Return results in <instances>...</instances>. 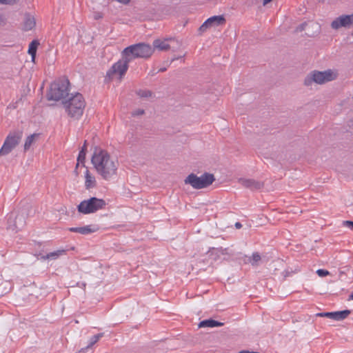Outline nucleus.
I'll return each mask as SVG.
<instances>
[{
  "mask_svg": "<svg viewBox=\"0 0 353 353\" xmlns=\"http://www.w3.org/2000/svg\"><path fill=\"white\" fill-rule=\"evenodd\" d=\"M91 161L97 173L103 179L109 181L117 175L119 162L112 159L107 151L96 149Z\"/></svg>",
  "mask_w": 353,
  "mask_h": 353,
  "instance_id": "f257e3e1",
  "label": "nucleus"
},
{
  "mask_svg": "<svg viewBox=\"0 0 353 353\" xmlns=\"http://www.w3.org/2000/svg\"><path fill=\"white\" fill-rule=\"evenodd\" d=\"M63 104L68 116L74 119H79L83 115L85 108V99L83 95L79 92L63 101Z\"/></svg>",
  "mask_w": 353,
  "mask_h": 353,
  "instance_id": "f03ea898",
  "label": "nucleus"
},
{
  "mask_svg": "<svg viewBox=\"0 0 353 353\" xmlns=\"http://www.w3.org/2000/svg\"><path fill=\"white\" fill-rule=\"evenodd\" d=\"M339 73L336 70L328 69L325 71L316 70L311 71L304 79V85L310 86L313 83L322 85L337 79Z\"/></svg>",
  "mask_w": 353,
  "mask_h": 353,
  "instance_id": "7ed1b4c3",
  "label": "nucleus"
},
{
  "mask_svg": "<svg viewBox=\"0 0 353 353\" xmlns=\"http://www.w3.org/2000/svg\"><path fill=\"white\" fill-rule=\"evenodd\" d=\"M70 81L65 78H60L50 85V90L47 94V99L49 101H58L65 99L69 96Z\"/></svg>",
  "mask_w": 353,
  "mask_h": 353,
  "instance_id": "20e7f679",
  "label": "nucleus"
},
{
  "mask_svg": "<svg viewBox=\"0 0 353 353\" xmlns=\"http://www.w3.org/2000/svg\"><path fill=\"white\" fill-rule=\"evenodd\" d=\"M154 52L152 47L145 43H139L131 45L122 51V56L126 57L130 61L137 58L148 59Z\"/></svg>",
  "mask_w": 353,
  "mask_h": 353,
  "instance_id": "39448f33",
  "label": "nucleus"
},
{
  "mask_svg": "<svg viewBox=\"0 0 353 353\" xmlns=\"http://www.w3.org/2000/svg\"><path fill=\"white\" fill-rule=\"evenodd\" d=\"M215 181L213 174L205 172L201 176L194 173L190 174L184 180L185 184L190 185L193 188L200 190L208 188Z\"/></svg>",
  "mask_w": 353,
  "mask_h": 353,
  "instance_id": "423d86ee",
  "label": "nucleus"
},
{
  "mask_svg": "<svg viewBox=\"0 0 353 353\" xmlns=\"http://www.w3.org/2000/svg\"><path fill=\"white\" fill-rule=\"evenodd\" d=\"M107 203L103 199L97 197H90L88 199L82 201L77 206L79 213L88 214L105 208Z\"/></svg>",
  "mask_w": 353,
  "mask_h": 353,
  "instance_id": "0eeeda50",
  "label": "nucleus"
},
{
  "mask_svg": "<svg viewBox=\"0 0 353 353\" xmlns=\"http://www.w3.org/2000/svg\"><path fill=\"white\" fill-rule=\"evenodd\" d=\"M22 135L23 132L21 130L10 132L0 150V156H5L10 153L20 143Z\"/></svg>",
  "mask_w": 353,
  "mask_h": 353,
  "instance_id": "6e6552de",
  "label": "nucleus"
},
{
  "mask_svg": "<svg viewBox=\"0 0 353 353\" xmlns=\"http://www.w3.org/2000/svg\"><path fill=\"white\" fill-rule=\"evenodd\" d=\"M181 46V43L175 38H166L164 39H155L153 41V50L157 49L160 51H167L172 49L173 51L177 50Z\"/></svg>",
  "mask_w": 353,
  "mask_h": 353,
  "instance_id": "1a4fd4ad",
  "label": "nucleus"
},
{
  "mask_svg": "<svg viewBox=\"0 0 353 353\" xmlns=\"http://www.w3.org/2000/svg\"><path fill=\"white\" fill-rule=\"evenodd\" d=\"M130 61L128 59L123 57L122 60H119L115 63L107 72V76L110 78H112L114 74H117L119 75V78L121 79L128 69V63Z\"/></svg>",
  "mask_w": 353,
  "mask_h": 353,
  "instance_id": "9d476101",
  "label": "nucleus"
},
{
  "mask_svg": "<svg viewBox=\"0 0 353 353\" xmlns=\"http://www.w3.org/2000/svg\"><path fill=\"white\" fill-rule=\"evenodd\" d=\"M333 30L341 28L350 29L353 27V13L352 14H342L333 20L330 24Z\"/></svg>",
  "mask_w": 353,
  "mask_h": 353,
  "instance_id": "9b49d317",
  "label": "nucleus"
},
{
  "mask_svg": "<svg viewBox=\"0 0 353 353\" xmlns=\"http://www.w3.org/2000/svg\"><path fill=\"white\" fill-rule=\"evenodd\" d=\"M351 313V311L349 310H345L342 311L337 312H321L316 314L317 316L320 317H327L335 321H342L346 319L349 314Z\"/></svg>",
  "mask_w": 353,
  "mask_h": 353,
  "instance_id": "f8f14e48",
  "label": "nucleus"
},
{
  "mask_svg": "<svg viewBox=\"0 0 353 353\" xmlns=\"http://www.w3.org/2000/svg\"><path fill=\"white\" fill-rule=\"evenodd\" d=\"M239 183L245 188L250 189L252 191L260 190L264 186L263 181H256L253 179L241 178L239 179Z\"/></svg>",
  "mask_w": 353,
  "mask_h": 353,
  "instance_id": "ddd939ff",
  "label": "nucleus"
},
{
  "mask_svg": "<svg viewBox=\"0 0 353 353\" xmlns=\"http://www.w3.org/2000/svg\"><path fill=\"white\" fill-rule=\"evenodd\" d=\"M68 230L72 232H78L81 234H88L97 232L99 230V228L95 225H85L83 227L70 228Z\"/></svg>",
  "mask_w": 353,
  "mask_h": 353,
  "instance_id": "4468645a",
  "label": "nucleus"
},
{
  "mask_svg": "<svg viewBox=\"0 0 353 353\" xmlns=\"http://www.w3.org/2000/svg\"><path fill=\"white\" fill-rule=\"evenodd\" d=\"M241 260L245 264L250 263L252 266H258L261 257L259 252H254L251 256L245 255Z\"/></svg>",
  "mask_w": 353,
  "mask_h": 353,
  "instance_id": "2eb2a0df",
  "label": "nucleus"
},
{
  "mask_svg": "<svg viewBox=\"0 0 353 353\" xmlns=\"http://www.w3.org/2000/svg\"><path fill=\"white\" fill-rule=\"evenodd\" d=\"M207 23L210 26V27L212 26H218L220 25H223L225 23V19L223 15L219 16H213L208 18L207 20Z\"/></svg>",
  "mask_w": 353,
  "mask_h": 353,
  "instance_id": "dca6fc26",
  "label": "nucleus"
},
{
  "mask_svg": "<svg viewBox=\"0 0 353 353\" xmlns=\"http://www.w3.org/2000/svg\"><path fill=\"white\" fill-rule=\"evenodd\" d=\"M34 18L29 14H26L23 22V30L26 31L32 30L35 26Z\"/></svg>",
  "mask_w": 353,
  "mask_h": 353,
  "instance_id": "f3484780",
  "label": "nucleus"
},
{
  "mask_svg": "<svg viewBox=\"0 0 353 353\" xmlns=\"http://www.w3.org/2000/svg\"><path fill=\"white\" fill-rule=\"evenodd\" d=\"M223 323L215 321L214 319H206L201 321L199 324V327H220L223 326Z\"/></svg>",
  "mask_w": 353,
  "mask_h": 353,
  "instance_id": "a211bd4d",
  "label": "nucleus"
},
{
  "mask_svg": "<svg viewBox=\"0 0 353 353\" xmlns=\"http://www.w3.org/2000/svg\"><path fill=\"white\" fill-rule=\"evenodd\" d=\"M85 186L87 190H89L96 186L95 178L93 176H92V174L90 173L88 169L85 171Z\"/></svg>",
  "mask_w": 353,
  "mask_h": 353,
  "instance_id": "6ab92c4d",
  "label": "nucleus"
},
{
  "mask_svg": "<svg viewBox=\"0 0 353 353\" xmlns=\"http://www.w3.org/2000/svg\"><path fill=\"white\" fill-rule=\"evenodd\" d=\"M65 252H66V250H58L57 251L50 252L46 255L41 256V259H43V260H46V259H53L54 260V259H57L59 256H60L63 254H65Z\"/></svg>",
  "mask_w": 353,
  "mask_h": 353,
  "instance_id": "aec40b11",
  "label": "nucleus"
},
{
  "mask_svg": "<svg viewBox=\"0 0 353 353\" xmlns=\"http://www.w3.org/2000/svg\"><path fill=\"white\" fill-rule=\"evenodd\" d=\"M39 137V134L34 133L28 136L24 143V150L27 151L30 149L31 145L35 142L36 139Z\"/></svg>",
  "mask_w": 353,
  "mask_h": 353,
  "instance_id": "412c9836",
  "label": "nucleus"
},
{
  "mask_svg": "<svg viewBox=\"0 0 353 353\" xmlns=\"http://www.w3.org/2000/svg\"><path fill=\"white\" fill-rule=\"evenodd\" d=\"M39 45V43L37 40H33L29 45L28 53L31 55L33 61H34L37 53V49Z\"/></svg>",
  "mask_w": 353,
  "mask_h": 353,
  "instance_id": "4be33fe9",
  "label": "nucleus"
},
{
  "mask_svg": "<svg viewBox=\"0 0 353 353\" xmlns=\"http://www.w3.org/2000/svg\"><path fill=\"white\" fill-rule=\"evenodd\" d=\"M136 94L141 98H148L152 96V92L149 90H138Z\"/></svg>",
  "mask_w": 353,
  "mask_h": 353,
  "instance_id": "5701e85b",
  "label": "nucleus"
},
{
  "mask_svg": "<svg viewBox=\"0 0 353 353\" xmlns=\"http://www.w3.org/2000/svg\"><path fill=\"white\" fill-rule=\"evenodd\" d=\"M103 336V333H99L94 336H93L90 341L89 344L86 347V348H90L93 346L97 341Z\"/></svg>",
  "mask_w": 353,
  "mask_h": 353,
  "instance_id": "b1692460",
  "label": "nucleus"
},
{
  "mask_svg": "<svg viewBox=\"0 0 353 353\" xmlns=\"http://www.w3.org/2000/svg\"><path fill=\"white\" fill-rule=\"evenodd\" d=\"M85 154L86 152H84V149H81L79 153V156L77 158L78 163L77 166H78L79 163H83L85 159Z\"/></svg>",
  "mask_w": 353,
  "mask_h": 353,
  "instance_id": "393cba45",
  "label": "nucleus"
},
{
  "mask_svg": "<svg viewBox=\"0 0 353 353\" xmlns=\"http://www.w3.org/2000/svg\"><path fill=\"white\" fill-rule=\"evenodd\" d=\"M213 250L214 251H217L219 253V255L220 254H223V255H225V254H232L228 251V248H213Z\"/></svg>",
  "mask_w": 353,
  "mask_h": 353,
  "instance_id": "a878e982",
  "label": "nucleus"
},
{
  "mask_svg": "<svg viewBox=\"0 0 353 353\" xmlns=\"http://www.w3.org/2000/svg\"><path fill=\"white\" fill-rule=\"evenodd\" d=\"M316 274H318L319 276L320 277H324V276H326L327 275H329L330 273L329 271L326 270H323V269H319L317 271H316Z\"/></svg>",
  "mask_w": 353,
  "mask_h": 353,
  "instance_id": "bb28decb",
  "label": "nucleus"
},
{
  "mask_svg": "<svg viewBox=\"0 0 353 353\" xmlns=\"http://www.w3.org/2000/svg\"><path fill=\"white\" fill-rule=\"evenodd\" d=\"M210 256H213V260L216 261L219 257V253L217 251H214L213 248H210L208 251Z\"/></svg>",
  "mask_w": 353,
  "mask_h": 353,
  "instance_id": "cd10ccee",
  "label": "nucleus"
},
{
  "mask_svg": "<svg viewBox=\"0 0 353 353\" xmlns=\"http://www.w3.org/2000/svg\"><path fill=\"white\" fill-rule=\"evenodd\" d=\"M19 0H0V4L4 5H14L18 2Z\"/></svg>",
  "mask_w": 353,
  "mask_h": 353,
  "instance_id": "c85d7f7f",
  "label": "nucleus"
},
{
  "mask_svg": "<svg viewBox=\"0 0 353 353\" xmlns=\"http://www.w3.org/2000/svg\"><path fill=\"white\" fill-rule=\"evenodd\" d=\"M210 28L207 21H205L199 28V31L201 32H204L207 30L208 28Z\"/></svg>",
  "mask_w": 353,
  "mask_h": 353,
  "instance_id": "c756f323",
  "label": "nucleus"
},
{
  "mask_svg": "<svg viewBox=\"0 0 353 353\" xmlns=\"http://www.w3.org/2000/svg\"><path fill=\"white\" fill-rule=\"evenodd\" d=\"M210 28L207 21H205L199 28V31L201 32H204L207 30L208 28Z\"/></svg>",
  "mask_w": 353,
  "mask_h": 353,
  "instance_id": "7c9ffc66",
  "label": "nucleus"
},
{
  "mask_svg": "<svg viewBox=\"0 0 353 353\" xmlns=\"http://www.w3.org/2000/svg\"><path fill=\"white\" fill-rule=\"evenodd\" d=\"M342 225L344 227H347L351 230H353V221H343Z\"/></svg>",
  "mask_w": 353,
  "mask_h": 353,
  "instance_id": "2f4dec72",
  "label": "nucleus"
},
{
  "mask_svg": "<svg viewBox=\"0 0 353 353\" xmlns=\"http://www.w3.org/2000/svg\"><path fill=\"white\" fill-rule=\"evenodd\" d=\"M144 113H145L144 110L137 109L132 112V116L137 117V116L143 115Z\"/></svg>",
  "mask_w": 353,
  "mask_h": 353,
  "instance_id": "473e14b6",
  "label": "nucleus"
},
{
  "mask_svg": "<svg viewBox=\"0 0 353 353\" xmlns=\"http://www.w3.org/2000/svg\"><path fill=\"white\" fill-rule=\"evenodd\" d=\"M307 25V23L306 22L300 24L299 26L296 27L295 32H299L303 31L305 29Z\"/></svg>",
  "mask_w": 353,
  "mask_h": 353,
  "instance_id": "72a5a7b5",
  "label": "nucleus"
},
{
  "mask_svg": "<svg viewBox=\"0 0 353 353\" xmlns=\"http://www.w3.org/2000/svg\"><path fill=\"white\" fill-rule=\"evenodd\" d=\"M103 17V14L101 12H94L93 14V18L95 20L101 19Z\"/></svg>",
  "mask_w": 353,
  "mask_h": 353,
  "instance_id": "f704fd0d",
  "label": "nucleus"
},
{
  "mask_svg": "<svg viewBox=\"0 0 353 353\" xmlns=\"http://www.w3.org/2000/svg\"><path fill=\"white\" fill-rule=\"evenodd\" d=\"M235 228H236V229H240V228H242V224H241L240 222H236V223H235Z\"/></svg>",
  "mask_w": 353,
  "mask_h": 353,
  "instance_id": "c9c22d12",
  "label": "nucleus"
},
{
  "mask_svg": "<svg viewBox=\"0 0 353 353\" xmlns=\"http://www.w3.org/2000/svg\"><path fill=\"white\" fill-rule=\"evenodd\" d=\"M291 274V272H288V271H285L283 272V276L284 278H286L287 276H290Z\"/></svg>",
  "mask_w": 353,
  "mask_h": 353,
  "instance_id": "e433bc0d",
  "label": "nucleus"
},
{
  "mask_svg": "<svg viewBox=\"0 0 353 353\" xmlns=\"http://www.w3.org/2000/svg\"><path fill=\"white\" fill-rule=\"evenodd\" d=\"M81 149H84V152H86V150H87V141H85L84 144H83V145Z\"/></svg>",
  "mask_w": 353,
  "mask_h": 353,
  "instance_id": "4c0bfd02",
  "label": "nucleus"
},
{
  "mask_svg": "<svg viewBox=\"0 0 353 353\" xmlns=\"http://www.w3.org/2000/svg\"><path fill=\"white\" fill-rule=\"evenodd\" d=\"M5 21H4V19L3 17V16L1 14H0V25L2 24V23H4Z\"/></svg>",
  "mask_w": 353,
  "mask_h": 353,
  "instance_id": "58836bf2",
  "label": "nucleus"
},
{
  "mask_svg": "<svg viewBox=\"0 0 353 353\" xmlns=\"http://www.w3.org/2000/svg\"><path fill=\"white\" fill-rule=\"evenodd\" d=\"M272 0H263V4L265 6L266 4L270 3Z\"/></svg>",
  "mask_w": 353,
  "mask_h": 353,
  "instance_id": "ea45409f",
  "label": "nucleus"
},
{
  "mask_svg": "<svg viewBox=\"0 0 353 353\" xmlns=\"http://www.w3.org/2000/svg\"><path fill=\"white\" fill-rule=\"evenodd\" d=\"M166 70H167V69H166V68H160V69L159 70V71H158V72H165Z\"/></svg>",
  "mask_w": 353,
  "mask_h": 353,
  "instance_id": "a19ab883",
  "label": "nucleus"
},
{
  "mask_svg": "<svg viewBox=\"0 0 353 353\" xmlns=\"http://www.w3.org/2000/svg\"><path fill=\"white\" fill-rule=\"evenodd\" d=\"M239 353H254V352H250L248 350H242Z\"/></svg>",
  "mask_w": 353,
  "mask_h": 353,
  "instance_id": "79ce46f5",
  "label": "nucleus"
},
{
  "mask_svg": "<svg viewBox=\"0 0 353 353\" xmlns=\"http://www.w3.org/2000/svg\"><path fill=\"white\" fill-rule=\"evenodd\" d=\"M182 57H174V58L171 60V62H173L174 60L179 59L182 58Z\"/></svg>",
  "mask_w": 353,
  "mask_h": 353,
  "instance_id": "37998d69",
  "label": "nucleus"
},
{
  "mask_svg": "<svg viewBox=\"0 0 353 353\" xmlns=\"http://www.w3.org/2000/svg\"><path fill=\"white\" fill-rule=\"evenodd\" d=\"M350 299L353 300V292L350 295Z\"/></svg>",
  "mask_w": 353,
  "mask_h": 353,
  "instance_id": "c03bdc74",
  "label": "nucleus"
},
{
  "mask_svg": "<svg viewBox=\"0 0 353 353\" xmlns=\"http://www.w3.org/2000/svg\"><path fill=\"white\" fill-rule=\"evenodd\" d=\"M17 219H21V217L17 216L16 220H17Z\"/></svg>",
  "mask_w": 353,
  "mask_h": 353,
  "instance_id": "a18cd8bd",
  "label": "nucleus"
},
{
  "mask_svg": "<svg viewBox=\"0 0 353 353\" xmlns=\"http://www.w3.org/2000/svg\"><path fill=\"white\" fill-rule=\"evenodd\" d=\"M82 286L85 287V283H83Z\"/></svg>",
  "mask_w": 353,
  "mask_h": 353,
  "instance_id": "49530a36",
  "label": "nucleus"
}]
</instances>
